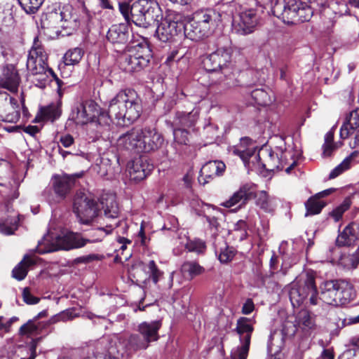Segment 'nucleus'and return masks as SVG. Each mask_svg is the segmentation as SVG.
<instances>
[{"mask_svg":"<svg viewBox=\"0 0 359 359\" xmlns=\"http://www.w3.org/2000/svg\"><path fill=\"white\" fill-rule=\"evenodd\" d=\"M182 18V15L176 11H167L165 17L161 18V22L158 24L156 31L157 38L163 42L170 41L183 27Z\"/></svg>","mask_w":359,"mask_h":359,"instance_id":"14","label":"nucleus"},{"mask_svg":"<svg viewBox=\"0 0 359 359\" xmlns=\"http://www.w3.org/2000/svg\"><path fill=\"white\" fill-rule=\"evenodd\" d=\"M217 64L219 67V71L227 76L231 73V52L229 48H218L213 52Z\"/></svg>","mask_w":359,"mask_h":359,"instance_id":"31","label":"nucleus"},{"mask_svg":"<svg viewBox=\"0 0 359 359\" xmlns=\"http://www.w3.org/2000/svg\"><path fill=\"white\" fill-rule=\"evenodd\" d=\"M247 161L248 162L244 163V165L248 169L253 170L262 168V162H261L259 154H257V151H254L253 154L248 156Z\"/></svg>","mask_w":359,"mask_h":359,"instance_id":"51","label":"nucleus"},{"mask_svg":"<svg viewBox=\"0 0 359 359\" xmlns=\"http://www.w3.org/2000/svg\"><path fill=\"white\" fill-rule=\"evenodd\" d=\"M199 115V111L197 109H193L190 112H177L174 120V124L176 127L190 128L195 125Z\"/></svg>","mask_w":359,"mask_h":359,"instance_id":"34","label":"nucleus"},{"mask_svg":"<svg viewBox=\"0 0 359 359\" xmlns=\"http://www.w3.org/2000/svg\"><path fill=\"white\" fill-rule=\"evenodd\" d=\"M240 346H238L231 350V359H247L250 343L246 341H240Z\"/></svg>","mask_w":359,"mask_h":359,"instance_id":"43","label":"nucleus"},{"mask_svg":"<svg viewBox=\"0 0 359 359\" xmlns=\"http://www.w3.org/2000/svg\"><path fill=\"white\" fill-rule=\"evenodd\" d=\"M141 112V101L137 93L132 89L121 90L109 102L104 123L109 124L114 118L117 124L127 126L135 121Z\"/></svg>","mask_w":359,"mask_h":359,"instance_id":"1","label":"nucleus"},{"mask_svg":"<svg viewBox=\"0 0 359 359\" xmlns=\"http://www.w3.org/2000/svg\"><path fill=\"white\" fill-rule=\"evenodd\" d=\"M18 221L15 215L13 218L0 219V233L5 235H11L17 229Z\"/></svg>","mask_w":359,"mask_h":359,"instance_id":"44","label":"nucleus"},{"mask_svg":"<svg viewBox=\"0 0 359 359\" xmlns=\"http://www.w3.org/2000/svg\"><path fill=\"white\" fill-rule=\"evenodd\" d=\"M259 20L256 10L244 9L233 17L231 31L241 36L250 34L255 32Z\"/></svg>","mask_w":359,"mask_h":359,"instance_id":"15","label":"nucleus"},{"mask_svg":"<svg viewBox=\"0 0 359 359\" xmlns=\"http://www.w3.org/2000/svg\"><path fill=\"white\" fill-rule=\"evenodd\" d=\"M325 203L316 196H311L306 203V216L319 214Z\"/></svg>","mask_w":359,"mask_h":359,"instance_id":"40","label":"nucleus"},{"mask_svg":"<svg viewBox=\"0 0 359 359\" xmlns=\"http://www.w3.org/2000/svg\"><path fill=\"white\" fill-rule=\"evenodd\" d=\"M350 165L348 163V159H344V161L336 166L330 173L329 177L330 179H334L338 177L339 175L343 173L344 171L347 170L350 168Z\"/></svg>","mask_w":359,"mask_h":359,"instance_id":"53","label":"nucleus"},{"mask_svg":"<svg viewBox=\"0 0 359 359\" xmlns=\"http://www.w3.org/2000/svg\"><path fill=\"white\" fill-rule=\"evenodd\" d=\"M129 348L134 350L146 349L149 345L144 338L138 334H132L128 339Z\"/></svg>","mask_w":359,"mask_h":359,"instance_id":"48","label":"nucleus"},{"mask_svg":"<svg viewBox=\"0 0 359 359\" xmlns=\"http://www.w3.org/2000/svg\"><path fill=\"white\" fill-rule=\"evenodd\" d=\"M73 312L67 310L59 314L52 316L49 320L42 322H36L34 319L29 320L22 325L19 330V334L22 336H35L46 330L48 327L59 321H67L74 318Z\"/></svg>","mask_w":359,"mask_h":359,"instance_id":"16","label":"nucleus"},{"mask_svg":"<svg viewBox=\"0 0 359 359\" xmlns=\"http://www.w3.org/2000/svg\"><path fill=\"white\" fill-rule=\"evenodd\" d=\"M255 324V320L250 318L241 317L237 320L234 331L238 335L240 341L250 343Z\"/></svg>","mask_w":359,"mask_h":359,"instance_id":"26","label":"nucleus"},{"mask_svg":"<svg viewBox=\"0 0 359 359\" xmlns=\"http://www.w3.org/2000/svg\"><path fill=\"white\" fill-rule=\"evenodd\" d=\"M36 349V343L35 341H32V343L29 345L28 347L25 348V351H27L29 353V356L28 358H22L21 359H34Z\"/></svg>","mask_w":359,"mask_h":359,"instance_id":"56","label":"nucleus"},{"mask_svg":"<svg viewBox=\"0 0 359 359\" xmlns=\"http://www.w3.org/2000/svg\"><path fill=\"white\" fill-rule=\"evenodd\" d=\"M320 303L328 305L339 306L348 302L351 285L341 280H330L323 281L319 286Z\"/></svg>","mask_w":359,"mask_h":359,"instance_id":"9","label":"nucleus"},{"mask_svg":"<svg viewBox=\"0 0 359 359\" xmlns=\"http://www.w3.org/2000/svg\"><path fill=\"white\" fill-rule=\"evenodd\" d=\"M351 206V201L349 199H345L339 205L337 206L332 212H330V216L334 222L339 221L344 213L348 210Z\"/></svg>","mask_w":359,"mask_h":359,"instance_id":"47","label":"nucleus"},{"mask_svg":"<svg viewBox=\"0 0 359 359\" xmlns=\"http://www.w3.org/2000/svg\"><path fill=\"white\" fill-rule=\"evenodd\" d=\"M252 98L255 102L261 106L269 105L272 102V100L269 93L262 88L253 90L251 93Z\"/></svg>","mask_w":359,"mask_h":359,"instance_id":"42","label":"nucleus"},{"mask_svg":"<svg viewBox=\"0 0 359 359\" xmlns=\"http://www.w3.org/2000/svg\"><path fill=\"white\" fill-rule=\"evenodd\" d=\"M60 234L49 231L38 242L36 251L39 254L53 252L60 250Z\"/></svg>","mask_w":359,"mask_h":359,"instance_id":"27","label":"nucleus"},{"mask_svg":"<svg viewBox=\"0 0 359 359\" xmlns=\"http://www.w3.org/2000/svg\"><path fill=\"white\" fill-rule=\"evenodd\" d=\"M255 309V305L252 299H248L244 303L242 307V313L245 315L251 313Z\"/></svg>","mask_w":359,"mask_h":359,"instance_id":"57","label":"nucleus"},{"mask_svg":"<svg viewBox=\"0 0 359 359\" xmlns=\"http://www.w3.org/2000/svg\"><path fill=\"white\" fill-rule=\"evenodd\" d=\"M84 54L83 50L80 48L69 49L64 55L65 65H75L78 64Z\"/></svg>","mask_w":359,"mask_h":359,"instance_id":"41","label":"nucleus"},{"mask_svg":"<svg viewBox=\"0 0 359 359\" xmlns=\"http://www.w3.org/2000/svg\"><path fill=\"white\" fill-rule=\"evenodd\" d=\"M186 248L189 252H196L198 254L203 253L205 250V243L200 239L189 241L185 245Z\"/></svg>","mask_w":359,"mask_h":359,"instance_id":"50","label":"nucleus"},{"mask_svg":"<svg viewBox=\"0 0 359 359\" xmlns=\"http://www.w3.org/2000/svg\"><path fill=\"white\" fill-rule=\"evenodd\" d=\"M22 298L27 304H36L39 302V299L32 295L28 288H24L22 291Z\"/></svg>","mask_w":359,"mask_h":359,"instance_id":"55","label":"nucleus"},{"mask_svg":"<svg viewBox=\"0 0 359 359\" xmlns=\"http://www.w3.org/2000/svg\"><path fill=\"white\" fill-rule=\"evenodd\" d=\"M97 201L88 194L83 191L76 193L74 201V212L80 222L90 224L98 212Z\"/></svg>","mask_w":359,"mask_h":359,"instance_id":"13","label":"nucleus"},{"mask_svg":"<svg viewBox=\"0 0 359 359\" xmlns=\"http://www.w3.org/2000/svg\"><path fill=\"white\" fill-rule=\"evenodd\" d=\"M338 263L346 269L356 268L359 264V247L352 253H343L339 257Z\"/></svg>","mask_w":359,"mask_h":359,"instance_id":"37","label":"nucleus"},{"mask_svg":"<svg viewBox=\"0 0 359 359\" xmlns=\"http://www.w3.org/2000/svg\"><path fill=\"white\" fill-rule=\"evenodd\" d=\"M247 224L244 220H239L234 224V230L242 231V236L246 235Z\"/></svg>","mask_w":359,"mask_h":359,"instance_id":"60","label":"nucleus"},{"mask_svg":"<svg viewBox=\"0 0 359 359\" xmlns=\"http://www.w3.org/2000/svg\"><path fill=\"white\" fill-rule=\"evenodd\" d=\"M148 273L150 274V277L153 282L156 284L162 276V272L158 270L155 262L153 260L149 261L148 264Z\"/></svg>","mask_w":359,"mask_h":359,"instance_id":"54","label":"nucleus"},{"mask_svg":"<svg viewBox=\"0 0 359 359\" xmlns=\"http://www.w3.org/2000/svg\"><path fill=\"white\" fill-rule=\"evenodd\" d=\"M255 191V186L253 184H244L241 185L240 188L229 197V199L222 202L221 205L226 208H230L238 205V208H241L253 197Z\"/></svg>","mask_w":359,"mask_h":359,"instance_id":"18","label":"nucleus"},{"mask_svg":"<svg viewBox=\"0 0 359 359\" xmlns=\"http://www.w3.org/2000/svg\"><path fill=\"white\" fill-rule=\"evenodd\" d=\"M173 135L175 144L187 145L189 142V133L185 129L180 128V127L175 128Z\"/></svg>","mask_w":359,"mask_h":359,"instance_id":"49","label":"nucleus"},{"mask_svg":"<svg viewBox=\"0 0 359 359\" xmlns=\"http://www.w3.org/2000/svg\"><path fill=\"white\" fill-rule=\"evenodd\" d=\"M162 326L161 320H156L151 322H143L138 325V332L149 345L151 342L159 339L158 330Z\"/></svg>","mask_w":359,"mask_h":359,"instance_id":"24","label":"nucleus"},{"mask_svg":"<svg viewBox=\"0 0 359 359\" xmlns=\"http://www.w3.org/2000/svg\"><path fill=\"white\" fill-rule=\"evenodd\" d=\"M204 271V269L195 262H184L181 266V272L185 277L192 278Z\"/></svg>","mask_w":359,"mask_h":359,"instance_id":"39","label":"nucleus"},{"mask_svg":"<svg viewBox=\"0 0 359 359\" xmlns=\"http://www.w3.org/2000/svg\"><path fill=\"white\" fill-rule=\"evenodd\" d=\"M49 13V18L54 22H60V27L64 29H74L78 26L77 18L71 13L69 6H65Z\"/></svg>","mask_w":359,"mask_h":359,"instance_id":"20","label":"nucleus"},{"mask_svg":"<svg viewBox=\"0 0 359 359\" xmlns=\"http://www.w3.org/2000/svg\"><path fill=\"white\" fill-rule=\"evenodd\" d=\"M219 14L214 11H207L195 15L194 19L183 26L185 39L183 43L187 46L188 40L199 41L208 36L215 28Z\"/></svg>","mask_w":359,"mask_h":359,"instance_id":"6","label":"nucleus"},{"mask_svg":"<svg viewBox=\"0 0 359 359\" xmlns=\"http://www.w3.org/2000/svg\"><path fill=\"white\" fill-rule=\"evenodd\" d=\"M130 32L126 24L112 25L107 34V40L115 46H126L129 41Z\"/></svg>","mask_w":359,"mask_h":359,"instance_id":"22","label":"nucleus"},{"mask_svg":"<svg viewBox=\"0 0 359 359\" xmlns=\"http://www.w3.org/2000/svg\"><path fill=\"white\" fill-rule=\"evenodd\" d=\"M163 142V135L154 128H133L118 137L117 146L120 149L140 154L158 150Z\"/></svg>","mask_w":359,"mask_h":359,"instance_id":"2","label":"nucleus"},{"mask_svg":"<svg viewBox=\"0 0 359 359\" xmlns=\"http://www.w3.org/2000/svg\"><path fill=\"white\" fill-rule=\"evenodd\" d=\"M119 9L127 21L142 27H147L153 21L158 22L161 13L158 4L150 0H137L130 6L120 4Z\"/></svg>","mask_w":359,"mask_h":359,"instance_id":"3","label":"nucleus"},{"mask_svg":"<svg viewBox=\"0 0 359 359\" xmlns=\"http://www.w3.org/2000/svg\"><path fill=\"white\" fill-rule=\"evenodd\" d=\"M18 1L27 13L33 14L39 9L44 0H18Z\"/></svg>","mask_w":359,"mask_h":359,"instance_id":"46","label":"nucleus"},{"mask_svg":"<svg viewBox=\"0 0 359 359\" xmlns=\"http://www.w3.org/2000/svg\"><path fill=\"white\" fill-rule=\"evenodd\" d=\"M359 127V108L352 110L346 117L340 129V137L347 138Z\"/></svg>","mask_w":359,"mask_h":359,"instance_id":"30","label":"nucleus"},{"mask_svg":"<svg viewBox=\"0 0 359 359\" xmlns=\"http://www.w3.org/2000/svg\"><path fill=\"white\" fill-rule=\"evenodd\" d=\"M20 116L19 104L15 98H6L0 103V121L16 123Z\"/></svg>","mask_w":359,"mask_h":359,"instance_id":"19","label":"nucleus"},{"mask_svg":"<svg viewBox=\"0 0 359 359\" xmlns=\"http://www.w3.org/2000/svg\"><path fill=\"white\" fill-rule=\"evenodd\" d=\"M215 253L218 254V257L222 263H227L231 261L235 255L232 248L227 246L222 237H217L214 242Z\"/></svg>","mask_w":359,"mask_h":359,"instance_id":"33","label":"nucleus"},{"mask_svg":"<svg viewBox=\"0 0 359 359\" xmlns=\"http://www.w3.org/2000/svg\"><path fill=\"white\" fill-rule=\"evenodd\" d=\"M39 129L36 126H28L24 128V132L29 134L32 136L35 135L36 133H39Z\"/></svg>","mask_w":359,"mask_h":359,"instance_id":"63","label":"nucleus"},{"mask_svg":"<svg viewBox=\"0 0 359 359\" xmlns=\"http://www.w3.org/2000/svg\"><path fill=\"white\" fill-rule=\"evenodd\" d=\"M205 218H206V221L209 224V226L211 229H214L215 230L218 229L219 222H218V221H217L216 217L206 216Z\"/></svg>","mask_w":359,"mask_h":359,"instance_id":"62","label":"nucleus"},{"mask_svg":"<svg viewBox=\"0 0 359 359\" xmlns=\"http://www.w3.org/2000/svg\"><path fill=\"white\" fill-rule=\"evenodd\" d=\"M128 170L131 180L140 181L148 175V172L143 168L140 161H133L128 165Z\"/></svg>","mask_w":359,"mask_h":359,"instance_id":"38","label":"nucleus"},{"mask_svg":"<svg viewBox=\"0 0 359 359\" xmlns=\"http://www.w3.org/2000/svg\"><path fill=\"white\" fill-rule=\"evenodd\" d=\"M313 10L310 6L305 2H302L301 6L297 12V22H304L310 20L313 15Z\"/></svg>","mask_w":359,"mask_h":359,"instance_id":"45","label":"nucleus"},{"mask_svg":"<svg viewBox=\"0 0 359 359\" xmlns=\"http://www.w3.org/2000/svg\"><path fill=\"white\" fill-rule=\"evenodd\" d=\"M302 1L297 0H284L277 1L273 7V13L287 24L296 23L297 12Z\"/></svg>","mask_w":359,"mask_h":359,"instance_id":"17","label":"nucleus"},{"mask_svg":"<svg viewBox=\"0 0 359 359\" xmlns=\"http://www.w3.org/2000/svg\"><path fill=\"white\" fill-rule=\"evenodd\" d=\"M315 329L314 317L311 316L309 311L302 309L296 314L294 323L286 322L283 324L281 330L271 332L269 338V346L271 348L273 346L280 347L283 344L284 339L294 336L298 330L308 334Z\"/></svg>","mask_w":359,"mask_h":359,"instance_id":"4","label":"nucleus"},{"mask_svg":"<svg viewBox=\"0 0 359 359\" xmlns=\"http://www.w3.org/2000/svg\"><path fill=\"white\" fill-rule=\"evenodd\" d=\"M117 243L120 245L118 251L123 252L127 248L128 244H131V241L124 237L118 236Z\"/></svg>","mask_w":359,"mask_h":359,"instance_id":"59","label":"nucleus"},{"mask_svg":"<svg viewBox=\"0 0 359 359\" xmlns=\"http://www.w3.org/2000/svg\"><path fill=\"white\" fill-rule=\"evenodd\" d=\"M325 144L323 145V156L324 157H329L332 155L333 151L337 148V146L335 144H329L327 147V149H325Z\"/></svg>","mask_w":359,"mask_h":359,"instance_id":"61","label":"nucleus"},{"mask_svg":"<svg viewBox=\"0 0 359 359\" xmlns=\"http://www.w3.org/2000/svg\"><path fill=\"white\" fill-rule=\"evenodd\" d=\"M91 241L84 239L79 234L67 232L66 233H61L60 234L59 243L60 250H69L74 248H79L83 247L87 243H90Z\"/></svg>","mask_w":359,"mask_h":359,"instance_id":"25","label":"nucleus"},{"mask_svg":"<svg viewBox=\"0 0 359 359\" xmlns=\"http://www.w3.org/2000/svg\"><path fill=\"white\" fill-rule=\"evenodd\" d=\"M321 359H334V354L332 351L325 349L321 353Z\"/></svg>","mask_w":359,"mask_h":359,"instance_id":"64","label":"nucleus"},{"mask_svg":"<svg viewBox=\"0 0 359 359\" xmlns=\"http://www.w3.org/2000/svg\"><path fill=\"white\" fill-rule=\"evenodd\" d=\"M47 59L48 56L44 49L35 40L29 52L27 68L29 74L34 77L32 81H37L36 86L41 88L45 87L50 77L55 78L58 84L60 82L53 71L47 66Z\"/></svg>","mask_w":359,"mask_h":359,"instance_id":"5","label":"nucleus"},{"mask_svg":"<svg viewBox=\"0 0 359 359\" xmlns=\"http://www.w3.org/2000/svg\"><path fill=\"white\" fill-rule=\"evenodd\" d=\"M225 168L226 165L222 161H208L201 168L198 180L203 184L208 183L210 180L222 175Z\"/></svg>","mask_w":359,"mask_h":359,"instance_id":"21","label":"nucleus"},{"mask_svg":"<svg viewBox=\"0 0 359 359\" xmlns=\"http://www.w3.org/2000/svg\"><path fill=\"white\" fill-rule=\"evenodd\" d=\"M61 110L57 104H50L46 107H41L36 116L34 122L51 121L60 116Z\"/></svg>","mask_w":359,"mask_h":359,"instance_id":"32","label":"nucleus"},{"mask_svg":"<svg viewBox=\"0 0 359 359\" xmlns=\"http://www.w3.org/2000/svg\"><path fill=\"white\" fill-rule=\"evenodd\" d=\"M203 67L208 72H217L219 71V67L217 64L216 60L213 53L207 56L203 61Z\"/></svg>","mask_w":359,"mask_h":359,"instance_id":"52","label":"nucleus"},{"mask_svg":"<svg viewBox=\"0 0 359 359\" xmlns=\"http://www.w3.org/2000/svg\"><path fill=\"white\" fill-rule=\"evenodd\" d=\"M81 176V174L53 175L51 183L54 194L50 189H45L43 194L46 200L50 205L57 204L65 200L74 187L76 179Z\"/></svg>","mask_w":359,"mask_h":359,"instance_id":"10","label":"nucleus"},{"mask_svg":"<svg viewBox=\"0 0 359 359\" xmlns=\"http://www.w3.org/2000/svg\"><path fill=\"white\" fill-rule=\"evenodd\" d=\"M106 114V112L101 111V109L95 101L88 100L76 103L73 107L69 119L76 125L83 126L95 121L96 118L100 123L102 119H104V121Z\"/></svg>","mask_w":359,"mask_h":359,"instance_id":"11","label":"nucleus"},{"mask_svg":"<svg viewBox=\"0 0 359 359\" xmlns=\"http://www.w3.org/2000/svg\"><path fill=\"white\" fill-rule=\"evenodd\" d=\"M233 154L238 156L243 163L248 162V156L253 154L256 151V145L249 137H242L240 143L230 149Z\"/></svg>","mask_w":359,"mask_h":359,"instance_id":"29","label":"nucleus"},{"mask_svg":"<svg viewBox=\"0 0 359 359\" xmlns=\"http://www.w3.org/2000/svg\"><path fill=\"white\" fill-rule=\"evenodd\" d=\"M151 57L149 44L142 40L137 44L127 46L121 55L120 65L126 72H139L148 65Z\"/></svg>","mask_w":359,"mask_h":359,"instance_id":"8","label":"nucleus"},{"mask_svg":"<svg viewBox=\"0 0 359 359\" xmlns=\"http://www.w3.org/2000/svg\"><path fill=\"white\" fill-rule=\"evenodd\" d=\"M20 83V76L15 67L13 65H6L4 67L0 76V86L10 91L18 90Z\"/></svg>","mask_w":359,"mask_h":359,"instance_id":"23","label":"nucleus"},{"mask_svg":"<svg viewBox=\"0 0 359 359\" xmlns=\"http://www.w3.org/2000/svg\"><path fill=\"white\" fill-rule=\"evenodd\" d=\"M289 297L294 308L300 306L305 302L313 306L320 305L314 276L307 273L305 278L291 283Z\"/></svg>","mask_w":359,"mask_h":359,"instance_id":"7","label":"nucleus"},{"mask_svg":"<svg viewBox=\"0 0 359 359\" xmlns=\"http://www.w3.org/2000/svg\"><path fill=\"white\" fill-rule=\"evenodd\" d=\"M60 142L63 147H69L74 143V138L70 135H64L60 137Z\"/></svg>","mask_w":359,"mask_h":359,"instance_id":"58","label":"nucleus"},{"mask_svg":"<svg viewBox=\"0 0 359 359\" xmlns=\"http://www.w3.org/2000/svg\"><path fill=\"white\" fill-rule=\"evenodd\" d=\"M36 260L29 256H25L24 259L13 269L12 276L18 280H23L28 272L29 267L34 265Z\"/></svg>","mask_w":359,"mask_h":359,"instance_id":"36","label":"nucleus"},{"mask_svg":"<svg viewBox=\"0 0 359 359\" xmlns=\"http://www.w3.org/2000/svg\"><path fill=\"white\" fill-rule=\"evenodd\" d=\"M255 203L262 210L266 212L273 211L276 207V201L274 198L270 197L264 191L255 193Z\"/></svg>","mask_w":359,"mask_h":359,"instance_id":"35","label":"nucleus"},{"mask_svg":"<svg viewBox=\"0 0 359 359\" xmlns=\"http://www.w3.org/2000/svg\"><path fill=\"white\" fill-rule=\"evenodd\" d=\"M287 154L286 151L283 152L281 156L279 157L277 154L271 151L269 152L266 158L262 162V168H264L269 172L281 170L287 164Z\"/></svg>","mask_w":359,"mask_h":359,"instance_id":"28","label":"nucleus"},{"mask_svg":"<svg viewBox=\"0 0 359 359\" xmlns=\"http://www.w3.org/2000/svg\"><path fill=\"white\" fill-rule=\"evenodd\" d=\"M102 208L104 210L106 225L97 229V231L104 233V236L111 233L113 229L120 228L117 233H126L128 230V224L123 220L118 219L119 215V208L114 196H110L102 201Z\"/></svg>","mask_w":359,"mask_h":359,"instance_id":"12","label":"nucleus"}]
</instances>
